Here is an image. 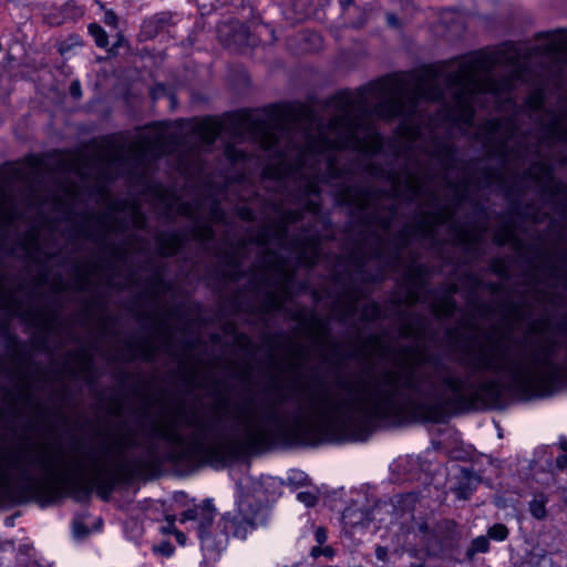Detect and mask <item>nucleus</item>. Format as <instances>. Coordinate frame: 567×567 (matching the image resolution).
Instances as JSON below:
<instances>
[{
  "label": "nucleus",
  "instance_id": "nucleus-19",
  "mask_svg": "<svg viewBox=\"0 0 567 567\" xmlns=\"http://www.w3.org/2000/svg\"><path fill=\"white\" fill-rule=\"evenodd\" d=\"M403 185L412 199L419 197L423 192V185L417 172H409L403 179Z\"/></svg>",
  "mask_w": 567,
  "mask_h": 567
},
{
  "label": "nucleus",
  "instance_id": "nucleus-56",
  "mask_svg": "<svg viewBox=\"0 0 567 567\" xmlns=\"http://www.w3.org/2000/svg\"><path fill=\"white\" fill-rule=\"evenodd\" d=\"M375 557L380 561H385L388 559V547L384 546H377L375 548Z\"/></svg>",
  "mask_w": 567,
  "mask_h": 567
},
{
  "label": "nucleus",
  "instance_id": "nucleus-24",
  "mask_svg": "<svg viewBox=\"0 0 567 567\" xmlns=\"http://www.w3.org/2000/svg\"><path fill=\"white\" fill-rule=\"evenodd\" d=\"M193 236L196 240H198L200 243H208L214 239L215 231L210 225L196 224L193 227Z\"/></svg>",
  "mask_w": 567,
  "mask_h": 567
},
{
  "label": "nucleus",
  "instance_id": "nucleus-53",
  "mask_svg": "<svg viewBox=\"0 0 567 567\" xmlns=\"http://www.w3.org/2000/svg\"><path fill=\"white\" fill-rule=\"evenodd\" d=\"M70 94L72 97L79 100L82 96L81 83L79 81H73L70 85Z\"/></svg>",
  "mask_w": 567,
  "mask_h": 567
},
{
  "label": "nucleus",
  "instance_id": "nucleus-37",
  "mask_svg": "<svg viewBox=\"0 0 567 567\" xmlns=\"http://www.w3.org/2000/svg\"><path fill=\"white\" fill-rule=\"evenodd\" d=\"M370 199V190L368 188H359L355 189V198L353 199V204L361 209H364Z\"/></svg>",
  "mask_w": 567,
  "mask_h": 567
},
{
  "label": "nucleus",
  "instance_id": "nucleus-35",
  "mask_svg": "<svg viewBox=\"0 0 567 567\" xmlns=\"http://www.w3.org/2000/svg\"><path fill=\"white\" fill-rule=\"evenodd\" d=\"M282 307V300L275 293L268 292L264 300V308L267 312L280 310Z\"/></svg>",
  "mask_w": 567,
  "mask_h": 567
},
{
  "label": "nucleus",
  "instance_id": "nucleus-23",
  "mask_svg": "<svg viewBox=\"0 0 567 567\" xmlns=\"http://www.w3.org/2000/svg\"><path fill=\"white\" fill-rule=\"evenodd\" d=\"M87 29L89 33L94 39L96 47L105 49L109 45V35L100 24L91 23Z\"/></svg>",
  "mask_w": 567,
  "mask_h": 567
},
{
  "label": "nucleus",
  "instance_id": "nucleus-27",
  "mask_svg": "<svg viewBox=\"0 0 567 567\" xmlns=\"http://www.w3.org/2000/svg\"><path fill=\"white\" fill-rule=\"evenodd\" d=\"M493 240L496 245L504 246L515 240V233L511 227H499L496 229Z\"/></svg>",
  "mask_w": 567,
  "mask_h": 567
},
{
  "label": "nucleus",
  "instance_id": "nucleus-63",
  "mask_svg": "<svg viewBox=\"0 0 567 567\" xmlns=\"http://www.w3.org/2000/svg\"><path fill=\"white\" fill-rule=\"evenodd\" d=\"M156 329L162 336L168 337L166 323L164 320L156 322Z\"/></svg>",
  "mask_w": 567,
  "mask_h": 567
},
{
  "label": "nucleus",
  "instance_id": "nucleus-46",
  "mask_svg": "<svg viewBox=\"0 0 567 567\" xmlns=\"http://www.w3.org/2000/svg\"><path fill=\"white\" fill-rule=\"evenodd\" d=\"M413 235L412 226L405 225L401 228L396 234V239L401 241L402 246H406L409 244L410 237Z\"/></svg>",
  "mask_w": 567,
  "mask_h": 567
},
{
  "label": "nucleus",
  "instance_id": "nucleus-32",
  "mask_svg": "<svg viewBox=\"0 0 567 567\" xmlns=\"http://www.w3.org/2000/svg\"><path fill=\"white\" fill-rule=\"evenodd\" d=\"M527 174L537 181V179H539V176L550 177L551 169L549 166H547L543 162H535L528 168Z\"/></svg>",
  "mask_w": 567,
  "mask_h": 567
},
{
  "label": "nucleus",
  "instance_id": "nucleus-5",
  "mask_svg": "<svg viewBox=\"0 0 567 567\" xmlns=\"http://www.w3.org/2000/svg\"><path fill=\"white\" fill-rule=\"evenodd\" d=\"M485 140L498 154H506L508 143L517 133L514 120L489 118L481 125Z\"/></svg>",
  "mask_w": 567,
  "mask_h": 567
},
{
  "label": "nucleus",
  "instance_id": "nucleus-16",
  "mask_svg": "<svg viewBox=\"0 0 567 567\" xmlns=\"http://www.w3.org/2000/svg\"><path fill=\"white\" fill-rule=\"evenodd\" d=\"M172 14L169 12H158L146 19L143 24L144 32L153 38L167 25L171 24Z\"/></svg>",
  "mask_w": 567,
  "mask_h": 567
},
{
  "label": "nucleus",
  "instance_id": "nucleus-61",
  "mask_svg": "<svg viewBox=\"0 0 567 567\" xmlns=\"http://www.w3.org/2000/svg\"><path fill=\"white\" fill-rule=\"evenodd\" d=\"M173 535L179 545L184 546L186 544L187 537L183 532L176 529Z\"/></svg>",
  "mask_w": 567,
  "mask_h": 567
},
{
  "label": "nucleus",
  "instance_id": "nucleus-59",
  "mask_svg": "<svg viewBox=\"0 0 567 567\" xmlns=\"http://www.w3.org/2000/svg\"><path fill=\"white\" fill-rule=\"evenodd\" d=\"M507 308H508L509 315H512L516 319L522 318L520 308L517 303L511 302Z\"/></svg>",
  "mask_w": 567,
  "mask_h": 567
},
{
  "label": "nucleus",
  "instance_id": "nucleus-40",
  "mask_svg": "<svg viewBox=\"0 0 567 567\" xmlns=\"http://www.w3.org/2000/svg\"><path fill=\"white\" fill-rule=\"evenodd\" d=\"M99 6L102 10H104L103 22L109 27L116 28L117 27L116 13L111 9H105L104 4L101 2H99Z\"/></svg>",
  "mask_w": 567,
  "mask_h": 567
},
{
  "label": "nucleus",
  "instance_id": "nucleus-43",
  "mask_svg": "<svg viewBox=\"0 0 567 567\" xmlns=\"http://www.w3.org/2000/svg\"><path fill=\"white\" fill-rule=\"evenodd\" d=\"M399 333H400V337L403 338V339H409L411 337H417L419 336L417 330L414 327L413 322H406V323L402 324L400 330H399Z\"/></svg>",
  "mask_w": 567,
  "mask_h": 567
},
{
  "label": "nucleus",
  "instance_id": "nucleus-7",
  "mask_svg": "<svg viewBox=\"0 0 567 567\" xmlns=\"http://www.w3.org/2000/svg\"><path fill=\"white\" fill-rule=\"evenodd\" d=\"M420 534L423 535L426 551L429 555L439 556L452 544L450 532L442 524H437L433 529L423 523L417 527Z\"/></svg>",
  "mask_w": 567,
  "mask_h": 567
},
{
  "label": "nucleus",
  "instance_id": "nucleus-34",
  "mask_svg": "<svg viewBox=\"0 0 567 567\" xmlns=\"http://www.w3.org/2000/svg\"><path fill=\"white\" fill-rule=\"evenodd\" d=\"M315 326L317 333L313 336V339L317 344L321 346L324 343L329 333L328 324L323 320L315 318Z\"/></svg>",
  "mask_w": 567,
  "mask_h": 567
},
{
  "label": "nucleus",
  "instance_id": "nucleus-21",
  "mask_svg": "<svg viewBox=\"0 0 567 567\" xmlns=\"http://www.w3.org/2000/svg\"><path fill=\"white\" fill-rule=\"evenodd\" d=\"M515 567H553V559L547 554L533 553Z\"/></svg>",
  "mask_w": 567,
  "mask_h": 567
},
{
  "label": "nucleus",
  "instance_id": "nucleus-30",
  "mask_svg": "<svg viewBox=\"0 0 567 567\" xmlns=\"http://www.w3.org/2000/svg\"><path fill=\"white\" fill-rule=\"evenodd\" d=\"M225 157L231 163L237 164L239 162H244L247 158V153L243 150L237 148L230 143L226 145L224 151Z\"/></svg>",
  "mask_w": 567,
  "mask_h": 567
},
{
  "label": "nucleus",
  "instance_id": "nucleus-4",
  "mask_svg": "<svg viewBox=\"0 0 567 567\" xmlns=\"http://www.w3.org/2000/svg\"><path fill=\"white\" fill-rule=\"evenodd\" d=\"M268 519V508L245 496L236 502L233 512L223 514L216 525L197 533L200 547L209 556L219 555L227 548L229 535L246 539L250 532L266 525Z\"/></svg>",
  "mask_w": 567,
  "mask_h": 567
},
{
  "label": "nucleus",
  "instance_id": "nucleus-18",
  "mask_svg": "<svg viewBox=\"0 0 567 567\" xmlns=\"http://www.w3.org/2000/svg\"><path fill=\"white\" fill-rule=\"evenodd\" d=\"M548 499L545 494L535 495L528 503L530 515L536 519H544L547 516L546 504Z\"/></svg>",
  "mask_w": 567,
  "mask_h": 567
},
{
  "label": "nucleus",
  "instance_id": "nucleus-22",
  "mask_svg": "<svg viewBox=\"0 0 567 567\" xmlns=\"http://www.w3.org/2000/svg\"><path fill=\"white\" fill-rule=\"evenodd\" d=\"M489 550V539L487 536H477L471 543L466 550V557L473 559L477 553H487Z\"/></svg>",
  "mask_w": 567,
  "mask_h": 567
},
{
  "label": "nucleus",
  "instance_id": "nucleus-49",
  "mask_svg": "<svg viewBox=\"0 0 567 567\" xmlns=\"http://www.w3.org/2000/svg\"><path fill=\"white\" fill-rule=\"evenodd\" d=\"M238 216L245 221H252L255 219L254 210L247 206L239 207Z\"/></svg>",
  "mask_w": 567,
  "mask_h": 567
},
{
  "label": "nucleus",
  "instance_id": "nucleus-36",
  "mask_svg": "<svg viewBox=\"0 0 567 567\" xmlns=\"http://www.w3.org/2000/svg\"><path fill=\"white\" fill-rule=\"evenodd\" d=\"M362 316L365 320L375 321L381 317V308L375 302L368 303L363 307Z\"/></svg>",
  "mask_w": 567,
  "mask_h": 567
},
{
  "label": "nucleus",
  "instance_id": "nucleus-15",
  "mask_svg": "<svg viewBox=\"0 0 567 567\" xmlns=\"http://www.w3.org/2000/svg\"><path fill=\"white\" fill-rule=\"evenodd\" d=\"M90 218L96 219L99 229L96 231L89 233L86 236L89 239L100 243L104 240L109 234L114 231V221L110 213H103L99 216L92 215Z\"/></svg>",
  "mask_w": 567,
  "mask_h": 567
},
{
  "label": "nucleus",
  "instance_id": "nucleus-62",
  "mask_svg": "<svg viewBox=\"0 0 567 567\" xmlns=\"http://www.w3.org/2000/svg\"><path fill=\"white\" fill-rule=\"evenodd\" d=\"M458 235L462 243H470L474 240V235L470 231L461 230Z\"/></svg>",
  "mask_w": 567,
  "mask_h": 567
},
{
  "label": "nucleus",
  "instance_id": "nucleus-51",
  "mask_svg": "<svg viewBox=\"0 0 567 567\" xmlns=\"http://www.w3.org/2000/svg\"><path fill=\"white\" fill-rule=\"evenodd\" d=\"M491 270L499 277H505L507 275V269L501 260H493L491 264Z\"/></svg>",
  "mask_w": 567,
  "mask_h": 567
},
{
  "label": "nucleus",
  "instance_id": "nucleus-10",
  "mask_svg": "<svg viewBox=\"0 0 567 567\" xmlns=\"http://www.w3.org/2000/svg\"><path fill=\"white\" fill-rule=\"evenodd\" d=\"M289 236V227L278 218L262 229H260L256 236V243L266 246L271 240H275L278 245L284 246Z\"/></svg>",
  "mask_w": 567,
  "mask_h": 567
},
{
  "label": "nucleus",
  "instance_id": "nucleus-47",
  "mask_svg": "<svg viewBox=\"0 0 567 567\" xmlns=\"http://www.w3.org/2000/svg\"><path fill=\"white\" fill-rule=\"evenodd\" d=\"M174 550V546L167 540H163L161 542V544L154 547V551L159 553L161 555L166 557L172 556Z\"/></svg>",
  "mask_w": 567,
  "mask_h": 567
},
{
  "label": "nucleus",
  "instance_id": "nucleus-33",
  "mask_svg": "<svg viewBox=\"0 0 567 567\" xmlns=\"http://www.w3.org/2000/svg\"><path fill=\"white\" fill-rule=\"evenodd\" d=\"M131 216H132V225L137 229H145L146 227V216L141 210L138 205H131L130 207Z\"/></svg>",
  "mask_w": 567,
  "mask_h": 567
},
{
  "label": "nucleus",
  "instance_id": "nucleus-13",
  "mask_svg": "<svg viewBox=\"0 0 567 567\" xmlns=\"http://www.w3.org/2000/svg\"><path fill=\"white\" fill-rule=\"evenodd\" d=\"M157 252L162 257H172L182 248L183 239L176 231H163L155 236Z\"/></svg>",
  "mask_w": 567,
  "mask_h": 567
},
{
  "label": "nucleus",
  "instance_id": "nucleus-14",
  "mask_svg": "<svg viewBox=\"0 0 567 567\" xmlns=\"http://www.w3.org/2000/svg\"><path fill=\"white\" fill-rule=\"evenodd\" d=\"M542 51L556 62L567 63V31H558Z\"/></svg>",
  "mask_w": 567,
  "mask_h": 567
},
{
  "label": "nucleus",
  "instance_id": "nucleus-39",
  "mask_svg": "<svg viewBox=\"0 0 567 567\" xmlns=\"http://www.w3.org/2000/svg\"><path fill=\"white\" fill-rule=\"evenodd\" d=\"M425 215L427 216L432 228L434 226L443 225L446 221L445 213L442 209L426 212Z\"/></svg>",
  "mask_w": 567,
  "mask_h": 567
},
{
  "label": "nucleus",
  "instance_id": "nucleus-1",
  "mask_svg": "<svg viewBox=\"0 0 567 567\" xmlns=\"http://www.w3.org/2000/svg\"><path fill=\"white\" fill-rule=\"evenodd\" d=\"M559 331L563 343L524 339L515 347L486 336L461 350L463 371L420 357L333 385L302 386L289 396L277 392L254 409L238 404L230 419L177 406L169 422L152 425L151 434L171 446V462L223 467L241 453L282 442H365L378 423L405 415L439 422L446 412L468 411L505 394L550 396L567 386V319Z\"/></svg>",
  "mask_w": 567,
  "mask_h": 567
},
{
  "label": "nucleus",
  "instance_id": "nucleus-11",
  "mask_svg": "<svg viewBox=\"0 0 567 567\" xmlns=\"http://www.w3.org/2000/svg\"><path fill=\"white\" fill-rule=\"evenodd\" d=\"M429 155L435 158L446 172L454 169L456 165V148L449 142L435 141Z\"/></svg>",
  "mask_w": 567,
  "mask_h": 567
},
{
  "label": "nucleus",
  "instance_id": "nucleus-50",
  "mask_svg": "<svg viewBox=\"0 0 567 567\" xmlns=\"http://www.w3.org/2000/svg\"><path fill=\"white\" fill-rule=\"evenodd\" d=\"M365 171L375 178H383L385 176L384 169L373 163L369 164Z\"/></svg>",
  "mask_w": 567,
  "mask_h": 567
},
{
  "label": "nucleus",
  "instance_id": "nucleus-8",
  "mask_svg": "<svg viewBox=\"0 0 567 567\" xmlns=\"http://www.w3.org/2000/svg\"><path fill=\"white\" fill-rule=\"evenodd\" d=\"M216 516V508L212 499H205L200 504H196L181 513L179 522L185 523L193 520L196 523L197 533L213 527Z\"/></svg>",
  "mask_w": 567,
  "mask_h": 567
},
{
  "label": "nucleus",
  "instance_id": "nucleus-38",
  "mask_svg": "<svg viewBox=\"0 0 567 567\" xmlns=\"http://www.w3.org/2000/svg\"><path fill=\"white\" fill-rule=\"evenodd\" d=\"M559 447L561 454L557 456L555 465L558 470H565L567 468V440L565 437H560Z\"/></svg>",
  "mask_w": 567,
  "mask_h": 567
},
{
  "label": "nucleus",
  "instance_id": "nucleus-25",
  "mask_svg": "<svg viewBox=\"0 0 567 567\" xmlns=\"http://www.w3.org/2000/svg\"><path fill=\"white\" fill-rule=\"evenodd\" d=\"M310 247V252L307 254L305 251L301 252V258L305 259L307 266L313 267L320 256V244L317 238H309L307 243Z\"/></svg>",
  "mask_w": 567,
  "mask_h": 567
},
{
  "label": "nucleus",
  "instance_id": "nucleus-17",
  "mask_svg": "<svg viewBox=\"0 0 567 567\" xmlns=\"http://www.w3.org/2000/svg\"><path fill=\"white\" fill-rule=\"evenodd\" d=\"M229 30L233 31L231 39L225 40L228 47H243L248 44L249 28L239 21L233 22L229 25Z\"/></svg>",
  "mask_w": 567,
  "mask_h": 567
},
{
  "label": "nucleus",
  "instance_id": "nucleus-52",
  "mask_svg": "<svg viewBox=\"0 0 567 567\" xmlns=\"http://www.w3.org/2000/svg\"><path fill=\"white\" fill-rule=\"evenodd\" d=\"M178 213L186 217H193V206L190 203L184 202L178 205Z\"/></svg>",
  "mask_w": 567,
  "mask_h": 567
},
{
  "label": "nucleus",
  "instance_id": "nucleus-26",
  "mask_svg": "<svg viewBox=\"0 0 567 567\" xmlns=\"http://www.w3.org/2000/svg\"><path fill=\"white\" fill-rule=\"evenodd\" d=\"M525 105L532 111V112H539L544 109L545 105V94L543 91H535L532 94H529L525 100Z\"/></svg>",
  "mask_w": 567,
  "mask_h": 567
},
{
  "label": "nucleus",
  "instance_id": "nucleus-6",
  "mask_svg": "<svg viewBox=\"0 0 567 567\" xmlns=\"http://www.w3.org/2000/svg\"><path fill=\"white\" fill-rule=\"evenodd\" d=\"M44 165L40 157L32 156L23 165L12 171L11 178L21 182L31 192H35L41 184Z\"/></svg>",
  "mask_w": 567,
  "mask_h": 567
},
{
  "label": "nucleus",
  "instance_id": "nucleus-44",
  "mask_svg": "<svg viewBox=\"0 0 567 567\" xmlns=\"http://www.w3.org/2000/svg\"><path fill=\"white\" fill-rule=\"evenodd\" d=\"M176 529L175 516H167L164 524L159 526V533L162 535H173Z\"/></svg>",
  "mask_w": 567,
  "mask_h": 567
},
{
  "label": "nucleus",
  "instance_id": "nucleus-28",
  "mask_svg": "<svg viewBox=\"0 0 567 567\" xmlns=\"http://www.w3.org/2000/svg\"><path fill=\"white\" fill-rule=\"evenodd\" d=\"M410 226H412L413 235H420L423 238H426V237H430L433 235V229H432L430 220L425 214L422 219L417 220L414 224H410Z\"/></svg>",
  "mask_w": 567,
  "mask_h": 567
},
{
  "label": "nucleus",
  "instance_id": "nucleus-42",
  "mask_svg": "<svg viewBox=\"0 0 567 567\" xmlns=\"http://www.w3.org/2000/svg\"><path fill=\"white\" fill-rule=\"evenodd\" d=\"M297 498L307 507H313L318 501V497L311 492H300L297 494Z\"/></svg>",
  "mask_w": 567,
  "mask_h": 567
},
{
  "label": "nucleus",
  "instance_id": "nucleus-9",
  "mask_svg": "<svg viewBox=\"0 0 567 567\" xmlns=\"http://www.w3.org/2000/svg\"><path fill=\"white\" fill-rule=\"evenodd\" d=\"M372 520L369 509L349 505L342 513V524L347 533H352L358 528H367Z\"/></svg>",
  "mask_w": 567,
  "mask_h": 567
},
{
  "label": "nucleus",
  "instance_id": "nucleus-58",
  "mask_svg": "<svg viewBox=\"0 0 567 567\" xmlns=\"http://www.w3.org/2000/svg\"><path fill=\"white\" fill-rule=\"evenodd\" d=\"M315 538L319 545H322L323 543H326L327 533H326L324 528H322V527L317 528V530L315 533Z\"/></svg>",
  "mask_w": 567,
  "mask_h": 567
},
{
  "label": "nucleus",
  "instance_id": "nucleus-55",
  "mask_svg": "<svg viewBox=\"0 0 567 567\" xmlns=\"http://www.w3.org/2000/svg\"><path fill=\"white\" fill-rule=\"evenodd\" d=\"M423 266L419 265L409 270V277L412 281H415L417 278L423 276Z\"/></svg>",
  "mask_w": 567,
  "mask_h": 567
},
{
  "label": "nucleus",
  "instance_id": "nucleus-48",
  "mask_svg": "<svg viewBox=\"0 0 567 567\" xmlns=\"http://www.w3.org/2000/svg\"><path fill=\"white\" fill-rule=\"evenodd\" d=\"M210 217L216 223H220L224 220L225 218V213L224 210L220 208L219 204L218 203H215L212 207H210Z\"/></svg>",
  "mask_w": 567,
  "mask_h": 567
},
{
  "label": "nucleus",
  "instance_id": "nucleus-54",
  "mask_svg": "<svg viewBox=\"0 0 567 567\" xmlns=\"http://www.w3.org/2000/svg\"><path fill=\"white\" fill-rule=\"evenodd\" d=\"M385 19H386V23L389 27L400 28L401 22L395 13H392V12L386 13Z\"/></svg>",
  "mask_w": 567,
  "mask_h": 567
},
{
  "label": "nucleus",
  "instance_id": "nucleus-31",
  "mask_svg": "<svg viewBox=\"0 0 567 567\" xmlns=\"http://www.w3.org/2000/svg\"><path fill=\"white\" fill-rule=\"evenodd\" d=\"M136 348L138 349L140 358L146 362L152 361L157 352V348L150 340L140 342Z\"/></svg>",
  "mask_w": 567,
  "mask_h": 567
},
{
  "label": "nucleus",
  "instance_id": "nucleus-64",
  "mask_svg": "<svg viewBox=\"0 0 567 567\" xmlns=\"http://www.w3.org/2000/svg\"><path fill=\"white\" fill-rule=\"evenodd\" d=\"M419 301V293L417 291H410L408 296V303L410 306L415 305Z\"/></svg>",
  "mask_w": 567,
  "mask_h": 567
},
{
  "label": "nucleus",
  "instance_id": "nucleus-29",
  "mask_svg": "<svg viewBox=\"0 0 567 567\" xmlns=\"http://www.w3.org/2000/svg\"><path fill=\"white\" fill-rule=\"evenodd\" d=\"M509 530L506 525L496 523L487 529V538L495 542H504L508 537Z\"/></svg>",
  "mask_w": 567,
  "mask_h": 567
},
{
  "label": "nucleus",
  "instance_id": "nucleus-60",
  "mask_svg": "<svg viewBox=\"0 0 567 567\" xmlns=\"http://www.w3.org/2000/svg\"><path fill=\"white\" fill-rule=\"evenodd\" d=\"M455 492L460 498H464V499L467 498L472 493L470 488H467L463 485L457 486Z\"/></svg>",
  "mask_w": 567,
  "mask_h": 567
},
{
  "label": "nucleus",
  "instance_id": "nucleus-12",
  "mask_svg": "<svg viewBox=\"0 0 567 567\" xmlns=\"http://www.w3.org/2000/svg\"><path fill=\"white\" fill-rule=\"evenodd\" d=\"M19 216L14 199L7 188L0 185V228L10 227Z\"/></svg>",
  "mask_w": 567,
  "mask_h": 567
},
{
  "label": "nucleus",
  "instance_id": "nucleus-45",
  "mask_svg": "<svg viewBox=\"0 0 567 567\" xmlns=\"http://www.w3.org/2000/svg\"><path fill=\"white\" fill-rule=\"evenodd\" d=\"M64 11L72 13L73 17H82L84 14V9L75 0H68L64 3Z\"/></svg>",
  "mask_w": 567,
  "mask_h": 567
},
{
  "label": "nucleus",
  "instance_id": "nucleus-41",
  "mask_svg": "<svg viewBox=\"0 0 567 567\" xmlns=\"http://www.w3.org/2000/svg\"><path fill=\"white\" fill-rule=\"evenodd\" d=\"M310 555L313 557V558H318L320 556H324V557H328V558H332L334 557L336 555V551L334 549L331 547V546H326L323 548H321L320 546H316L311 549V553Z\"/></svg>",
  "mask_w": 567,
  "mask_h": 567
},
{
  "label": "nucleus",
  "instance_id": "nucleus-3",
  "mask_svg": "<svg viewBox=\"0 0 567 567\" xmlns=\"http://www.w3.org/2000/svg\"><path fill=\"white\" fill-rule=\"evenodd\" d=\"M178 145V136L163 130L154 134L140 135L130 143L110 135L103 138V145L96 156L99 162L106 166L124 168L131 165V168L125 169L128 174L144 175L153 161L174 153Z\"/></svg>",
  "mask_w": 567,
  "mask_h": 567
},
{
  "label": "nucleus",
  "instance_id": "nucleus-57",
  "mask_svg": "<svg viewBox=\"0 0 567 567\" xmlns=\"http://www.w3.org/2000/svg\"><path fill=\"white\" fill-rule=\"evenodd\" d=\"M395 213V209L393 208L391 210V215L389 217H385V218H381L380 219V226L384 229V230H389L391 225H392V221H393V215Z\"/></svg>",
  "mask_w": 567,
  "mask_h": 567
},
{
  "label": "nucleus",
  "instance_id": "nucleus-2",
  "mask_svg": "<svg viewBox=\"0 0 567 567\" xmlns=\"http://www.w3.org/2000/svg\"><path fill=\"white\" fill-rule=\"evenodd\" d=\"M498 65L512 66V43L489 51L470 53L452 72L442 73L433 66L419 72L391 74L359 87L343 90L331 96L327 104L338 114L327 126L316 122L311 110L289 104L270 105L260 116L249 111H237L223 118L206 117L194 128L206 145L218 136L229 142L251 140L275 156V163L264 167L262 175L276 181L308 177L301 183L302 209L276 207L278 218L288 227L303 217V210L319 213V184L339 176L333 151L351 150L368 156L382 148V137L374 126L373 116L385 121L409 120L419 111L421 102L441 101L451 94L445 116L455 126L470 127L475 106L485 107L487 95L499 100L511 91L509 78L489 75Z\"/></svg>",
  "mask_w": 567,
  "mask_h": 567
},
{
  "label": "nucleus",
  "instance_id": "nucleus-20",
  "mask_svg": "<svg viewBox=\"0 0 567 567\" xmlns=\"http://www.w3.org/2000/svg\"><path fill=\"white\" fill-rule=\"evenodd\" d=\"M456 309V301L447 293L444 295L436 303L433 305V311L437 316L450 317Z\"/></svg>",
  "mask_w": 567,
  "mask_h": 567
}]
</instances>
